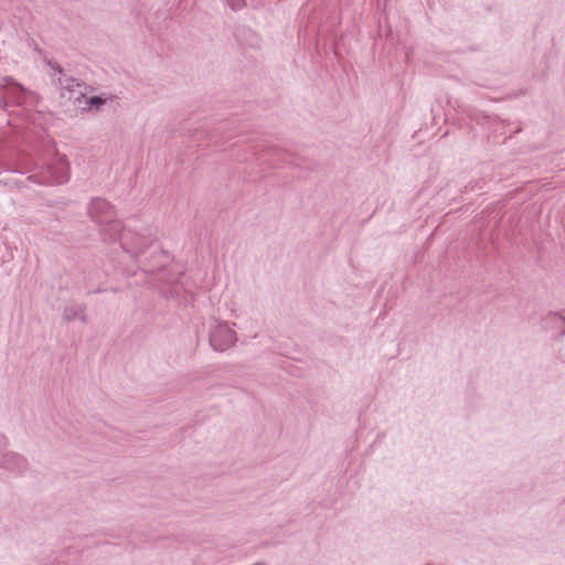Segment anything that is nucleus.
<instances>
[{
  "mask_svg": "<svg viewBox=\"0 0 565 565\" xmlns=\"http://www.w3.org/2000/svg\"><path fill=\"white\" fill-rule=\"evenodd\" d=\"M88 215L99 226L105 242H116L117 233L121 230V222L117 220L115 210L109 202L100 198L93 199L88 205Z\"/></svg>",
  "mask_w": 565,
  "mask_h": 565,
  "instance_id": "1",
  "label": "nucleus"
},
{
  "mask_svg": "<svg viewBox=\"0 0 565 565\" xmlns=\"http://www.w3.org/2000/svg\"><path fill=\"white\" fill-rule=\"evenodd\" d=\"M116 241L119 242L120 247L130 258L137 259L150 248L154 236L147 227L132 228L121 225Z\"/></svg>",
  "mask_w": 565,
  "mask_h": 565,
  "instance_id": "2",
  "label": "nucleus"
},
{
  "mask_svg": "<svg viewBox=\"0 0 565 565\" xmlns=\"http://www.w3.org/2000/svg\"><path fill=\"white\" fill-rule=\"evenodd\" d=\"M233 327L226 321L215 320L212 323L209 340L215 351L223 352L236 343L237 334Z\"/></svg>",
  "mask_w": 565,
  "mask_h": 565,
  "instance_id": "3",
  "label": "nucleus"
},
{
  "mask_svg": "<svg viewBox=\"0 0 565 565\" xmlns=\"http://www.w3.org/2000/svg\"><path fill=\"white\" fill-rule=\"evenodd\" d=\"M70 178V164L64 154H56L45 173L36 182L39 184L65 183Z\"/></svg>",
  "mask_w": 565,
  "mask_h": 565,
  "instance_id": "4",
  "label": "nucleus"
},
{
  "mask_svg": "<svg viewBox=\"0 0 565 565\" xmlns=\"http://www.w3.org/2000/svg\"><path fill=\"white\" fill-rule=\"evenodd\" d=\"M28 462L25 458L12 450H7L2 457H0V469L8 470L14 473H22L26 470Z\"/></svg>",
  "mask_w": 565,
  "mask_h": 565,
  "instance_id": "5",
  "label": "nucleus"
},
{
  "mask_svg": "<svg viewBox=\"0 0 565 565\" xmlns=\"http://www.w3.org/2000/svg\"><path fill=\"white\" fill-rule=\"evenodd\" d=\"M108 102L106 96H92L85 100L86 106L83 107L84 110H100L103 106H105Z\"/></svg>",
  "mask_w": 565,
  "mask_h": 565,
  "instance_id": "6",
  "label": "nucleus"
},
{
  "mask_svg": "<svg viewBox=\"0 0 565 565\" xmlns=\"http://www.w3.org/2000/svg\"><path fill=\"white\" fill-rule=\"evenodd\" d=\"M64 317L68 321L77 319V318L84 320L85 319L84 309L82 307H79L78 309L66 308L64 311Z\"/></svg>",
  "mask_w": 565,
  "mask_h": 565,
  "instance_id": "7",
  "label": "nucleus"
},
{
  "mask_svg": "<svg viewBox=\"0 0 565 565\" xmlns=\"http://www.w3.org/2000/svg\"><path fill=\"white\" fill-rule=\"evenodd\" d=\"M233 10H239L245 6V0H226Z\"/></svg>",
  "mask_w": 565,
  "mask_h": 565,
  "instance_id": "8",
  "label": "nucleus"
},
{
  "mask_svg": "<svg viewBox=\"0 0 565 565\" xmlns=\"http://www.w3.org/2000/svg\"><path fill=\"white\" fill-rule=\"evenodd\" d=\"M8 450V440L6 436L0 434V457L3 456V454Z\"/></svg>",
  "mask_w": 565,
  "mask_h": 565,
  "instance_id": "9",
  "label": "nucleus"
},
{
  "mask_svg": "<svg viewBox=\"0 0 565 565\" xmlns=\"http://www.w3.org/2000/svg\"><path fill=\"white\" fill-rule=\"evenodd\" d=\"M75 81L73 78L67 79V87L71 88Z\"/></svg>",
  "mask_w": 565,
  "mask_h": 565,
  "instance_id": "10",
  "label": "nucleus"
},
{
  "mask_svg": "<svg viewBox=\"0 0 565 565\" xmlns=\"http://www.w3.org/2000/svg\"><path fill=\"white\" fill-rule=\"evenodd\" d=\"M253 565H267V564H266V563H264V562H258V563H255V564H253Z\"/></svg>",
  "mask_w": 565,
  "mask_h": 565,
  "instance_id": "11",
  "label": "nucleus"
},
{
  "mask_svg": "<svg viewBox=\"0 0 565 565\" xmlns=\"http://www.w3.org/2000/svg\"><path fill=\"white\" fill-rule=\"evenodd\" d=\"M555 319H556L557 321L563 322V319H562L561 317H557V316H556V317H555Z\"/></svg>",
  "mask_w": 565,
  "mask_h": 565,
  "instance_id": "12",
  "label": "nucleus"
},
{
  "mask_svg": "<svg viewBox=\"0 0 565 565\" xmlns=\"http://www.w3.org/2000/svg\"><path fill=\"white\" fill-rule=\"evenodd\" d=\"M10 259H12V254L8 255V259L7 260H10Z\"/></svg>",
  "mask_w": 565,
  "mask_h": 565,
  "instance_id": "13",
  "label": "nucleus"
},
{
  "mask_svg": "<svg viewBox=\"0 0 565 565\" xmlns=\"http://www.w3.org/2000/svg\"><path fill=\"white\" fill-rule=\"evenodd\" d=\"M564 358H565V353H564Z\"/></svg>",
  "mask_w": 565,
  "mask_h": 565,
  "instance_id": "14",
  "label": "nucleus"
}]
</instances>
